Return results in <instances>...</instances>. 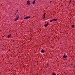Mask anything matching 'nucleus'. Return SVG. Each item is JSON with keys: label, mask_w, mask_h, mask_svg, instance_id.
<instances>
[{"label": "nucleus", "mask_w": 75, "mask_h": 75, "mask_svg": "<svg viewBox=\"0 0 75 75\" xmlns=\"http://www.w3.org/2000/svg\"><path fill=\"white\" fill-rule=\"evenodd\" d=\"M19 18V16H18V15H17L16 16V18L15 19V21H17V20H18V19Z\"/></svg>", "instance_id": "obj_1"}, {"label": "nucleus", "mask_w": 75, "mask_h": 75, "mask_svg": "<svg viewBox=\"0 0 75 75\" xmlns=\"http://www.w3.org/2000/svg\"><path fill=\"white\" fill-rule=\"evenodd\" d=\"M27 3L28 5V6H29V5H30V1L28 0L27 1Z\"/></svg>", "instance_id": "obj_2"}, {"label": "nucleus", "mask_w": 75, "mask_h": 75, "mask_svg": "<svg viewBox=\"0 0 75 75\" xmlns=\"http://www.w3.org/2000/svg\"><path fill=\"white\" fill-rule=\"evenodd\" d=\"M31 17V16H27L26 17H25L24 18V20H26V19H28V18H30Z\"/></svg>", "instance_id": "obj_3"}, {"label": "nucleus", "mask_w": 75, "mask_h": 75, "mask_svg": "<svg viewBox=\"0 0 75 75\" xmlns=\"http://www.w3.org/2000/svg\"><path fill=\"white\" fill-rule=\"evenodd\" d=\"M49 25V23H47L46 24H45L44 25L45 27H48V25Z\"/></svg>", "instance_id": "obj_4"}, {"label": "nucleus", "mask_w": 75, "mask_h": 75, "mask_svg": "<svg viewBox=\"0 0 75 75\" xmlns=\"http://www.w3.org/2000/svg\"><path fill=\"white\" fill-rule=\"evenodd\" d=\"M41 52L42 53H44V52H45L44 50V49H42L41 50Z\"/></svg>", "instance_id": "obj_5"}, {"label": "nucleus", "mask_w": 75, "mask_h": 75, "mask_svg": "<svg viewBox=\"0 0 75 75\" xmlns=\"http://www.w3.org/2000/svg\"><path fill=\"white\" fill-rule=\"evenodd\" d=\"M67 56L65 55H64L63 56L64 58H67Z\"/></svg>", "instance_id": "obj_6"}, {"label": "nucleus", "mask_w": 75, "mask_h": 75, "mask_svg": "<svg viewBox=\"0 0 75 75\" xmlns=\"http://www.w3.org/2000/svg\"><path fill=\"white\" fill-rule=\"evenodd\" d=\"M36 1V0H34V1H33L32 3L33 4H35V1Z\"/></svg>", "instance_id": "obj_7"}, {"label": "nucleus", "mask_w": 75, "mask_h": 75, "mask_svg": "<svg viewBox=\"0 0 75 75\" xmlns=\"http://www.w3.org/2000/svg\"><path fill=\"white\" fill-rule=\"evenodd\" d=\"M11 34H10L9 35H8V38H9V37H11Z\"/></svg>", "instance_id": "obj_8"}, {"label": "nucleus", "mask_w": 75, "mask_h": 75, "mask_svg": "<svg viewBox=\"0 0 75 75\" xmlns=\"http://www.w3.org/2000/svg\"><path fill=\"white\" fill-rule=\"evenodd\" d=\"M45 13H44L43 15V20L45 18Z\"/></svg>", "instance_id": "obj_9"}, {"label": "nucleus", "mask_w": 75, "mask_h": 75, "mask_svg": "<svg viewBox=\"0 0 75 75\" xmlns=\"http://www.w3.org/2000/svg\"><path fill=\"white\" fill-rule=\"evenodd\" d=\"M57 20H58V19H57V18H56V19H53V21H57Z\"/></svg>", "instance_id": "obj_10"}, {"label": "nucleus", "mask_w": 75, "mask_h": 75, "mask_svg": "<svg viewBox=\"0 0 75 75\" xmlns=\"http://www.w3.org/2000/svg\"><path fill=\"white\" fill-rule=\"evenodd\" d=\"M74 27H75V25H72L71 26V27H72V28H74Z\"/></svg>", "instance_id": "obj_11"}, {"label": "nucleus", "mask_w": 75, "mask_h": 75, "mask_svg": "<svg viewBox=\"0 0 75 75\" xmlns=\"http://www.w3.org/2000/svg\"><path fill=\"white\" fill-rule=\"evenodd\" d=\"M52 75H56V73L54 72H53L52 74Z\"/></svg>", "instance_id": "obj_12"}, {"label": "nucleus", "mask_w": 75, "mask_h": 75, "mask_svg": "<svg viewBox=\"0 0 75 75\" xmlns=\"http://www.w3.org/2000/svg\"><path fill=\"white\" fill-rule=\"evenodd\" d=\"M54 21V19L50 20V22H52V21Z\"/></svg>", "instance_id": "obj_13"}, {"label": "nucleus", "mask_w": 75, "mask_h": 75, "mask_svg": "<svg viewBox=\"0 0 75 75\" xmlns=\"http://www.w3.org/2000/svg\"><path fill=\"white\" fill-rule=\"evenodd\" d=\"M49 65H50V64L47 63V67H48V66H49Z\"/></svg>", "instance_id": "obj_14"}, {"label": "nucleus", "mask_w": 75, "mask_h": 75, "mask_svg": "<svg viewBox=\"0 0 75 75\" xmlns=\"http://www.w3.org/2000/svg\"><path fill=\"white\" fill-rule=\"evenodd\" d=\"M71 0H70V1L69 4H70V3H71Z\"/></svg>", "instance_id": "obj_15"}, {"label": "nucleus", "mask_w": 75, "mask_h": 75, "mask_svg": "<svg viewBox=\"0 0 75 75\" xmlns=\"http://www.w3.org/2000/svg\"><path fill=\"white\" fill-rule=\"evenodd\" d=\"M16 11H17V12H18V10H16Z\"/></svg>", "instance_id": "obj_16"}, {"label": "nucleus", "mask_w": 75, "mask_h": 75, "mask_svg": "<svg viewBox=\"0 0 75 75\" xmlns=\"http://www.w3.org/2000/svg\"><path fill=\"white\" fill-rule=\"evenodd\" d=\"M17 13H18V12H17V11H16V14H17Z\"/></svg>", "instance_id": "obj_17"}, {"label": "nucleus", "mask_w": 75, "mask_h": 75, "mask_svg": "<svg viewBox=\"0 0 75 75\" xmlns=\"http://www.w3.org/2000/svg\"><path fill=\"white\" fill-rule=\"evenodd\" d=\"M16 13L15 14H14V16H15V15H16Z\"/></svg>", "instance_id": "obj_18"}, {"label": "nucleus", "mask_w": 75, "mask_h": 75, "mask_svg": "<svg viewBox=\"0 0 75 75\" xmlns=\"http://www.w3.org/2000/svg\"><path fill=\"white\" fill-rule=\"evenodd\" d=\"M52 2V1H50V3H51Z\"/></svg>", "instance_id": "obj_19"}, {"label": "nucleus", "mask_w": 75, "mask_h": 75, "mask_svg": "<svg viewBox=\"0 0 75 75\" xmlns=\"http://www.w3.org/2000/svg\"><path fill=\"white\" fill-rule=\"evenodd\" d=\"M69 5H69L68 6V7L69 6Z\"/></svg>", "instance_id": "obj_20"}, {"label": "nucleus", "mask_w": 75, "mask_h": 75, "mask_svg": "<svg viewBox=\"0 0 75 75\" xmlns=\"http://www.w3.org/2000/svg\"><path fill=\"white\" fill-rule=\"evenodd\" d=\"M57 75H59L58 74H57Z\"/></svg>", "instance_id": "obj_21"}]
</instances>
